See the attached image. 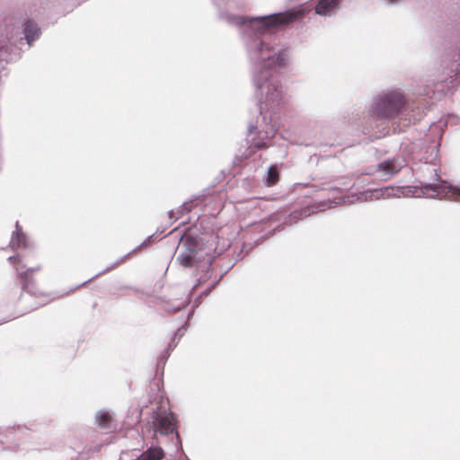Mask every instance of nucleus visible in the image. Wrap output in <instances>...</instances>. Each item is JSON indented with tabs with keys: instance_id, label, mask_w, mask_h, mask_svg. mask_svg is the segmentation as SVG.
<instances>
[{
	"instance_id": "17",
	"label": "nucleus",
	"mask_w": 460,
	"mask_h": 460,
	"mask_svg": "<svg viewBox=\"0 0 460 460\" xmlns=\"http://www.w3.org/2000/svg\"><path fill=\"white\" fill-rule=\"evenodd\" d=\"M257 149L266 148L267 145L265 143H259L255 146Z\"/></svg>"
},
{
	"instance_id": "1",
	"label": "nucleus",
	"mask_w": 460,
	"mask_h": 460,
	"mask_svg": "<svg viewBox=\"0 0 460 460\" xmlns=\"http://www.w3.org/2000/svg\"><path fill=\"white\" fill-rule=\"evenodd\" d=\"M432 172H434V181L435 183H425L421 185L420 188H411V187H393L388 186L383 188L379 190L380 195L384 199H388L392 197L400 198L401 196H411V197H425V198H448L455 199L456 200H460V188L455 187L452 185L445 186L444 181H440L438 170L437 168H432Z\"/></svg>"
},
{
	"instance_id": "14",
	"label": "nucleus",
	"mask_w": 460,
	"mask_h": 460,
	"mask_svg": "<svg viewBox=\"0 0 460 460\" xmlns=\"http://www.w3.org/2000/svg\"><path fill=\"white\" fill-rule=\"evenodd\" d=\"M96 420L99 427L102 429H110L113 427V419L109 412L99 411L96 415Z\"/></svg>"
},
{
	"instance_id": "12",
	"label": "nucleus",
	"mask_w": 460,
	"mask_h": 460,
	"mask_svg": "<svg viewBox=\"0 0 460 460\" xmlns=\"http://www.w3.org/2000/svg\"><path fill=\"white\" fill-rule=\"evenodd\" d=\"M12 249H20L27 247V237L25 234L17 227L16 231L13 234L10 241Z\"/></svg>"
},
{
	"instance_id": "6",
	"label": "nucleus",
	"mask_w": 460,
	"mask_h": 460,
	"mask_svg": "<svg viewBox=\"0 0 460 460\" xmlns=\"http://www.w3.org/2000/svg\"><path fill=\"white\" fill-rule=\"evenodd\" d=\"M406 165V161L400 157L388 158L376 165L375 174L381 181H387L398 173Z\"/></svg>"
},
{
	"instance_id": "16",
	"label": "nucleus",
	"mask_w": 460,
	"mask_h": 460,
	"mask_svg": "<svg viewBox=\"0 0 460 460\" xmlns=\"http://www.w3.org/2000/svg\"><path fill=\"white\" fill-rule=\"evenodd\" d=\"M438 146H434L431 147V155H433V158L429 160L428 158L425 159L424 164H431L433 165H436V161L438 160Z\"/></svg>"
},
{
	"instance_id": "18",
	"label": "nucleus",
	"mask_w": 460,
	"mask_h": 460,
	"mask_svg": "<svg viewBox=\"0 0 460 460\" xmlns=\"http://www.w3.org/2000/svg\"><path fill=\"white\" fill-rule=\"evenodd\" d=\"M263 47H264V44H263V43H261V49H260V51L261 52L262 58H265L266 57H264V54H263V52H264Z\"/></svg>"
},
{
	"instance_id": "15",
	"label": "nucleus",
	"mask_w": 460,
	"mask_h": 460,
	"mask_svg": "<svg viewBox=\"0 0 460 460\" xmlns=\"http://www.w3.org/2000/svg\"><path fill=\"white\" fill-rule=\"evenodd\" d=\"M279 180V173L276 165H271L268 170L266 183L268 186L275 185Z\"/></svg>"
},
{
	"instance_id": "3",
	"label": "nucleus",
	"mask_w": 460,
	"mask_h": 460,
	"mask_svg": "<svg viewBox=\"0 0 460 460\" xmlns=\"http://www.w3.org/2000/svg\"><path fill=\"white\" fill-rule=\"evenodd\" d=\"M8 261L13 264L17 273V279L22 284L23 291L37 297H49L50 292L40 285L38 274L41 271V266L28 268L20 255L11 256Z\"/></svg>"
},
{
	"instance_id": "19",
	"label": "nucleus",
	"mask_w": 460,
	"mask_h": 460,
	"mask_svg": "<svg viewBox=\"0 0 460 460\" xmlns=\"http://www.w3.org/2000/svg\"><path fill=\"white\" fill-rule=\"evenodd\" d=\"M388 4H395L397 0H385Z\"/></svg>"
},
{
	"instance_id": "11",
	"label": "nucleus",
	"mask_w": 460,
	"mask_h": 460,
	"mask_svg": "<svg viewBox=\"0 0 460 460\" xmlns=\"http://www.w3.org/2000/svg\"><path fill=\"white\" fill-rule=\"evenodd\" d=\"M24 34L25 39L29 45L31 44V42L37 39L40 33V31L37 24L31 21H28L24 24Z\"/></svg>"
},
{
	"instance_id": "9",
	"label": "nucleus",
	"mask_w": 460,
	"mask_h": 460,
	"mask_svg": "<svg viewBox=\"0 0 460 460\" xmlns=\"http://www.w3.org/2000/svg\"><path fill=\"white\" fill-rule=\"evenodd\" d=\"M268 100L270 105L278 106L283 99L282 86L278 84H270L268 85Z\"/></svg>"
},
{
	"instance_id": "7",
	"label": "nucleus",
	"mask_w": 460,
	"mask_h": 460,
	"mask_svg": "<svg viewBox=\"0 0 460 460\" xmlns=\"http://www.w3.org/2000/svg\"><path fill=\"white\" fill-rule=\"evenodd\" d=\"M284 55L282 53L276 54L274 56H268L267 60H264L261 65V70L260 71L258 86L261 88L263 84L260 83L261 80H268L269 76L271 75V70L276 67H279L284 64Z\"/></svg>"
},
{
	"instance_id": "8",
	"label": "nucleus",
	"mask_w": 460,
	"mask_h": 460,
	"mask_svg": "<svg viewBox=\"0 0 460 460\" xmlns=\"http://www.w3.org/2000/svg\"><path fill=\"white\" fill-rule=\"evenodd\" d=\"M183 247L185 250L179 253L177 261L183 267H193L197 262L196 243L192 239L187 238L182 243Z\"/></svg>"
},
{
	"instance_id": "2",
	"label": "nucleus",
	"mask_w": 460,
	"mask_h": 460,
	"mask_svg": "<svg viewBox=\"0 0 460 460\" xmlns=\"http://www.w3.org/2000/svg\"><path fill=\"white\" fill-rule=\"evenodd\" d=\"M405 100L398 90H384L373 97L368 108V116L377 120H389L402 110Z\"/></svg>"
},
{
	"instance_id": "13",
	"label": "nucleus",
	"mask_w": 460,
	"mask_h": 460,
	"mask_svg": "<svg viewBox=\"0 0 460 460\" xmlns=\"http://www.w3.org/2000/svg\"><path fill=\"white\" fill-rule=\"evenodd\" d=\"M139 456L142 460H162L164 457V452L160 447H151Z\"/></svg>"
},
{
	"instance_id": "21",
	"label": "nucleus",
	"mask_w": 460,
	"mask_h": 460,
	"mask_svg": "<svg viewBox=\"0 0 460 460\" xmlns=\"http://www.w3.org/2000/svg\"><path fill=\"white\" fill-rule=\"evenodd\" d=\"M349 193L347 192V196H346V199H347V201L349 200Z\"/></svg>"
},
{
	"instance_id": "20",
	"label": "nucleus",
	"mask_w": 460,
	"mask_h": 460,
	"mask_svg": "<svg viewBox=\"0 0 460 460\" xmlns=\"http://www.w3.org/2000/svg\"><path fill=\"white\" fill-rule=\"evenodd\" d=\"M341 200H342V197L340 199V200H339V201H336V204L341 203Z\"/></svg>"
},
{
	"instance_id": "4",
	"label": "nucleus",
	"mask_w": 460,
	"mask_h": 460,
	"mask_svg": "<svg viewBox=\"0 0 460 460\" xmlns=\"http://www.w3.org/2000/svg\"><path fill=\"white\" fill-rule=\"evenodd\" d=\"M305 14V9L291 11L285 13H277L267 17L258 18L254 22L262 33L273 27L281 24H288L296 20L303 18Z\"/></svg>"
},
{
	"instance_id": "10",
	"label": "nucleus",
	"mask_w": 460,
	"mask_h": 460,
	"mask_svg": "<svg viewBox=\"0 0 460 460\" xmlns=\"http://www.w3.org/2000/svg\"><path fill=\"white\" fill-rule=\"evenodd\" d=\"M339 0H319L315 6V13L318 14H330L338 6Z\"/></svg>"
},
{
	"instance_id": "5",
	"label": "nucleus",
	"mask_w": 460,
	"mask_h": 460,
	"mask_svg": "<svg viewBox=\"0 0 460 460\" xmlns=\"http://www.w3.org/2000/svg\"><path fill=\"white\" fill-rule=\"evenodd\" d=\"M152 429L154 438L157 435L168 436L177 432V419L172 412L154 411L152 415Z\"/></svg>"
}]
</instances>
